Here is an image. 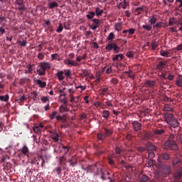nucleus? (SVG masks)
Segmentation results:
<instances>
[{
  "mask_svg": "<svg viewBox=\"0 0 182 182\" xmlns=\"http://www.w3.org/2000/svg\"><path fill=\"white\" fill-rule=\"evenodd\" d=\"M174 134H170L167 141L164 143V149L175 151L178 149V145L175 143Z\"/></svg>",
  "mask_w": 182,
  "mask_h": 182,
  "instance_id": "1",
  "label": "nucleus"
},
{
  "mask_svg": "<svg viewBox=\"0 0 182 182\" xmlns=\"http://www.w3.org/2000/svg\"><path fill=\"white\" fill-rule=\"evenodd\" d=\"M55 76L58 77V80L63 81L65 79H68L71 77V70H59Z\"/></svg>",
  "mask_w": 182,
  "mask_h": 182,
  "instance_id": "2",
  "label": "nucleus"
},
{
  "mask_svg": "<svg viewBox=\"0 0 182 182\" xmlns=\"http://www.w3.org/2000/svg\"><path fill=\"white\" fill-rule=\"evenodd\" d=\"M39 68L36 70V73L39 76H44L46 75V71L51 68V64L46 62H41L39 63Z\"/></svg>",
  "mask_w": 182,
  "mask_h": 182,
  "instance_id": "3",
  "label": "nucleus"
},
{
  "mask_svg": "<svg viewBox=\"0 0 182 182\" xmlns=\"http://www.w3.org/2000/svg\"><path fill=\"white\" fill-rule=\"evenodd\" d=\"M82 169L83 171H87V173H93L94 176H97V174H99L97 165H88L86 168L82 167Z\"/></svg>",
  "mask_w": 182,
  "mask_h": 182,
  "instance_id": "4",
  "label": "nucleus"
},
{
  "mask_svg": "<svg viewBox=\"0 0 182 182\" xmlns=\"http://www.w3.org/2000/svg\"><path fill=\"white\" fill-rule=\"evenodd\" d=\"M114 50V53L118 54L119 51L120 50V48L118 46H117V43H108L106 46V50L108 52H110L111 50Z\"/></svg>",
  "mask_w": 182,
  "mask_h": 182,
  "instance_id": "5",
  "label": "nucleus"
},
{
  "mask_svg": "<svg viewBox=\"0 0 182 182\" xmlns=\"http://www.w3.org/2000/svg\"><path fill=\"white\" fill-rule=\"evenodd\" d=\"M156 85V81L154 80H149L144 82V87L146 88L154 89Z\"/></svg>",
  "mask_w": 182,
  "mask_h": 182,
  "instance_id": "6",
  "label": "nucleus"
},
{
  "mask_svg": "<svg viewBox=\"0 0 182 182\" xmlns=\"http://www.w3.org/2000/svg\"><path fill=\"white\" fill-rule=\"evenodd\" d=\"M173 178L175 179L173 182H179V180L182 178V167L173 173Z\"/></svg>",
  "mask_w": 182,
  "mask_h": 182,
  "instance_id": "7",
  "label": "nucleus"
},
{
  "mask_svg": "<svg viewBox=\"0 0 182 182\" xmlns=\"http://www.w3.org/2000/svg\"><path fill=\"white\" fill-rule=\"evenodd\" d=\"M166 134V128L156 129L154 130V136H164Z\"/></svg>",
  "mask_w": 182,
  "mask_h": 182,
  "instance_id": "8",
  "label": "nucleus"
},
{
  "mask_svg": "<svg viewBox=\"0 0 182 182\" xmlns=\"http://www.w3.org/2000/svg\"><path fill=\"white\" fill-rule=\"evenodd\" d=\"M131 124H132L135 132H138L140 131V129L141 128V124H140L138 121H134L131 122Z\"/></svg>",
  "mask_w": 182,
  "mask_h": 182,
  "instance_id": "9",
  "label": "nucleus"
},
{
  "mask_svg": "<svg viewBox=\"0 0 182 182\" xmlns=\"http://www.w3.org/2000/svg\"><path fill=\"white\" fill-rule=\"evenodd\" d=\"M177 120L176 119L174 118V115L171 114V113L166 112L164 114V121H174Z\"/></svg>",
  "mask_w": 182,
  "mask_h": 182,
  "instance_id": "10",
  "label": "nucleus"
},
{
  "mask_svg": "<svg viewBox=\"0 0 182 182\" xmlns=\"http://www.w3.org/2000/svg\"><path fill=\"white\" fill-rule=\"evenodd\" d=\"M166 123L168 124L170 127H181L179 126V122H178V120H169V121H165Z\"/></svg>",
  "mask_w": 182,
  "mask_h": 182,
  "instance_id": "11",
  "label": "nucleus"
},
{
  "mask_svg": "<svg viewBox=\"0 0 182 182\" xmlns=\"http://www.w3.org/2000/svg\"><path fill=\"white\" fill-rule=\"evenodd\" d=\"M145 146V149L146 150H149V151H155V150H156V148L155 147V146L152 145L151 142L146 143Z\"/></svg>",
  "mask_w": 182,
  "mask_h": 182,
  "instance_id": "12",
  "label": "nucleus"
},
{
  "mask_svg": "<svg viewBox=\"0 0 182 182\" xmlns=\"http://www.w3.org/2000/svg\"><path fill=\"white\" fill-rule=\"evenodd\" d=\"M68 164H70V166L75 167L77 164V160L76 159V156L71 157V159L68 160Z\"/></svg>",
  "mask_w": 182,
  "mask_h": 182,
  "instance_id": "13",
  "label": "nucleus"
},
{
  "mask_svg": "<svg viewBox=\"0 0 182 182\" xmlns=\"http://www.w3.org/2000/svg\"><path fill=\"white\" fill-rule=\"evenodd\" d=\"M159 159L168 161L170 159V155L167 152H162V154L159 155Z\"/></svg>",
  "mask_w": 182,
  "mask_h": 182,
  "instance_id": "14",
  "label": "nucleus"
},
{
  "mask_svg": "<svg viewBox=\"0 0 182 182\" xmlns=\"http://www.w3.org/2000/svg\"><path fill=\"white\" fill-rule=\"evenodd\" d=\"M123 58H124V56H123V54L119 53V54L115 55V56H114L112 58V61L118 62V61L123 60Z\"/></svg>",
  "mask_w": 182,
  "mask_h": 182,
  "instance_id": "15",
  "label": "nucleus"
},
{
  "mask_svg": "<svg viewBox=\"0 0 182 182\" xmlns=\"http://www.w3.org/2000/svg\"><path fill=\"white\" fill-rule=\"evenodd\" d=\"M35 82L36 83V85H38V86H39V88H41V89L46 88V82H43L41 80H36Z\"/></svg>",
  "mask_w": 182,
  "mask_h": 182,
  "instance_id": "16",
  "label": "nucleus"
},
{
  "mask_svg": "<svg viewBox=\"0 0 182 182\" xmlns=\"http://www.w3.org/2000/svg\"><path fill=\"white\" fill-rule=\"evenodd\" d=\"M166 64H167V62L161 61L159 62V63L156 65V69L158 70L162 71L163 69L164 68V66H166Z\"/></svg>",
  "mask_w": 182,
  "mask_h": 182,
  "instance_id": "17",
  "label": "nucleus"
},
{
  "mask_svg": "<svg viewBox=\"0 0 182 182\" xmlns=\"http://www.w3.org/2000/svg\"><path fill=\"white\" fill-rule=\"evenodd\" d=\"M163 172L166 175H169L171 172V167L168 165L163 166Z\"/></svg>",
  "mask_w": 182,
  "mask_h": 182,
  "instance_id": "18",
  "label": "nucleus"
},
{
  "mask_svg": "<svg viewBox=\"0 0 182 182\" xmlns=\"http://www.w3.org/2000/svg\"><path fill=\"white\" fill-rule=\"evenodd\" d=\"M65 65H70V66H77L78 65L77 63H76L74 60H70V59H68L65 61Z\"/></svg>",
  "mask_w": 182,
  "mask_h": 182,
  "instance_id": "19",
  "label": "nucleus"
},
{
  "mask_svg": "<svg viewBox=\"0 0 182 182\" xmlns=\"http://www.w3.org/2000/svg\"><path fill=\"white\" fill-rule=\"evenodd\" d=\"M51 138L53 141L58 142L59 141V134L57 132H51Z\"/></svg>",
  "mask_w": 182,
  "mask_h": 182,
  "instance_id": "20",
  "label": "nucleus"
},
{
  "mask_svg": "<svg viewBox=\"0 0 182 182\" xmlns=\"http://www.w3.org/2000/svg\"><path fill=\"white\" fill-rule=\"evenodd\" d=\"M20 154H24V155H27L29 153V150L28 148L26 146H23V148H21V149L20 150Z\"/></svg>",
  "mask_w": 182,
  "mask_h": 182,
  "instance_id": "21",
  "label": "nucleus"
},
{
  "mask_svg": "<svg viewBox=\"0 0 182 182\" xmlns=\"http://www.w3.org/2000/svg\"><path fill=\"white\" fill-rule=\"evenodd\" d=\"M95 16H97V14L94 11H88V14H87L86 17L88 20H92Z\"/></svg>",
  "mask_w": 182,
  "mask_h": 182,
  "instance_id": "22",
  "label": "nucleus"
},
{
  "mask_svg": "<svg viewBox=\"0 0 182 182\" xmlns=\"http://www.w3.org/2000/svg\"><path fill=\"white\" fill-rule=\"evenodd\" d=\"M106 137H109V136L103 135L102 133H99L97 135V141H103Z\"/></svg>",
  "mask_w": 182,
  "mask_h": 182,
  "instance_id": "23",
  "label": "nucleus"
},
{
  "mask_svg": "<svg viewBox=\"0 0 182 182\" xmlns=\"http://www.w3.org/2000/svg\"><path fill=\"white\" fill-rule=\"evenodd\" d=\"M160 53H161V55H162L163 57L168 58L171 56V53L168 51L161 50Z\"/></svg>",
  "mask_w": 182,
  "mask_h": 182,
  "instance_id": "24",
  "label": "nucleus"
},
{
  "mask_svg": "<svg viewBox=\"0 0 182 182\" xmlns=\"http://www.w3.org/2000/svg\"><path fill=\"white\" fill-rule=\"evenodd\" d=\"M59 112L60 113L68 112V108H67V105H60V107H59Z\"/></svg>",
  "mask_w": 182,
  "mask_h": 182,
  "instance_id": "25",
  "label": "nucleus"
},
{
  "mask_svg": "<svg viewBox=\"0 0 182 182\" xmlns=\"http://www.w3.org/2000/svg\"><path fill=\"white\" fill-rule=\"evenodd\" d=\"M157 18L155 17V16L152 15L150 16V19L149 20V22H150L151 25H154L156 23Z\"/></svg>",
  "mask_w": 182,
  "mask_h": 182,
  "instance_id": "26",
  "label": "nucleus"
},
{
  "mask_svg": "<svg viewBox=\"0 0 182 182\" xmlns=\"http://www.w3.org/2000/svg\"><path fill=\"white\" fill-rule=\"evenodd\" d=\"M94 13H95L97 16L99 17L103 14V10L100 9L99 7H97V9H95V12Z\"/></svg>",
  "mask_w": 182,
  "mask_h": 182,
  "instance_id": "27",
  "label": "nucleus"
},
{
  "mask_svg": "<svg viewBox=\"0 0 182 182\" xmlns=\"http://www.w3.org/2000/svg\"><path fill=\"white\" fill-rule=\"evenodd\" d=\"M9 100V95L0 96V101L7 102Z\"/></svg>",
  "mask_w": 182,
  "mask_h": 182,
  "instance_id": "28",
  "label": "nucleus"
},
{
  "mask_svg": "<svg viewBox=\"0 0 182 182\" xmlns=\"http://www.w3.org/2000/svg\"><path fill=\"white\" fill-rule=\"evenodd\" d=\"M124 73H126V75H127V77H129V78H131L132 80L135 79V75L134 74H132V70L126 71Z\"/></svg>",
  "mask_w": 182,
  "mask_h": 182,
  "instance_id": "29",
  "label": "nucleus"
},
{
  "mask_svg": "<svg viewBox=\"0 0 182 182\" xmlns=\"http://www.w3.org/2000/svg\"><path fill=\"white\" fill-rule=\"evenodd\" d=\"M102 117L106 119H109V112L108 110H103Z\"/></svg>",
  "mask_w": 182,
  "mask_h": 182,
  "instance_id": "30",
  "label": "nucleus"
},
{
  "mask_svg": "<svg viewBox=\"0 0 182 182\" xmlns=\"http://www.w3.org/2000/svg\"><path fill=\"white\" fill-rule=\"evenodd\" d=\"M65 156H62L59 158V164H60V166H65Z\"/></svg>",
  "mask_w": 182,
  "mask_h": 182,
  "instance_id": "31",
  "label": "nucleus"
},
{
  "mask_svg": "<svg viewBox=\"0 0 182 182\" xmlns=\"http://www.w3.org/2000/svg\"><path fill=\"white\" fill-rule=\"evenodd\" d=\"M109 91V88H102L100 90H99L100 95L105 96L106 95V92Z\"/></svg>",
  "mask_w": 182,
  "mask_h": 182,
  "instance_id": "32",
  "label": "nucleus"
},
{
  "mask_svg": "<svg viewBox=\"0 0 182 182\" xmlns=\"http://www.w3.org/2000/svg\"><path fill=\"white\" fill-rule=\"evenodd\" d=\"M151 25H152V27H153L154 28L158 29V28H162V26H163V23H162V22H159V23H156V24H151Z\"/></svg>",
  "mask_w": 182,
  "mask_h": 182,
  "instance_id": "33",
  "label": "nucleus"
},
{
  "mask_svg": "<svg viewBox=\"0 0 182 182\" xmlns=\"http://www.w3.org/2000/svg\"><path fill=\"white\" fill-rule=\"evenodd\" d=\"M59 6V4L56 3L55 1H53L50 3V9H53L55 8H58Z\"/></svg>",
  "mask_w": 182,
  "mask_h": 182,
  "instance_id": "34",
  "label": "nucleus"
},
{
  "mask_svg": "<svg viewBox=\"0 0 182 182\" xmlns=\"http://www.w3.org/2000/svg\"><path fill=\"white\" fill-rule=\"evenodd\" d=\"M149 176H147L146 175H143L141 176V180H139V182H147L149 181Z\"/></svg>",
  "mask_w": 182,
  "mask_h": 182,
  "instance_id": "35",
  "label": "nucleus"
},
{
  "mask_svg": "<svg viewBox=\"0 0 182 182\" xmlns=\"http://www.w3.org/2000/svg\"><path fill=\"white\" fill-rule=\"evenodd\" d=\"M171 131L178 134L181 131V127H171Z\"/></svg>",
  "mask_w": 182,
  "mask_h": 182,
  "instance_id": "36",
  "label": "nucleus"
},
{
  "mask_svg": "<svg viewBox=\"0 0 182 182\" xmlns=\"http://www.w3.org/2000/svg\"><path fill=\"white\" fill-rule=\"evenodd\" d=\"M63 31V26L62 23H59V26L56 28V33H60Z\"/></svg>",
  "mask_w": 182,
  "mask_h": 182,
  "instance_id": "37",
  "label": "nucleus"
},
{
  "mask_svg": "<svg viewBox=\"0 0 182 182\" xmlns=\"http://www.w3.org/2000/svg\"><path fill=\"white\" fill-rule=\"evenodd\" d=\"M179 163H181V159H179V158L178 157H176L175 159H173V161H172V165L173 166H176Z\"/></svg>",
  "mask_w": 182,
  "mask_h": 182,
  "instance_id": "38",
  "label": "nucleus"
},
{
  "mask_svg": "<svg viewBox=\"0 0 182 182\" xmlns=\"http://www.w3.org/2000/svg\"><path fill=\"white\" fill-rule=\"evenodd\" d=\"M112 134V132H111L108 129H105V134H103V136H109Z\"/></svg>",
  "mask_w": 182,
  "mask_h": 182,
  "instance_id": "39",
  "label": "nucleus"
},
{
  "mask_svg": "<svg viewBox=\"0 0 182 182\" xmlns=\"http://www.w3.org/2000/svg\"><path fill=\"white\" fill-rule=\"evenodd\" d=\"M141 27L143 28V29L146 30V31H151L153 28L151 26H148V25H143Z\"/></svg>",
  "mask_w": 182,
  "mask_h": 182,
  "instance_id": "40",
  "label": "nucleus"
},
{
  "mask_svg": "<svg viewBox=\"0 0 182 182\" xmlns=\"http://www.w3.org/2000/svg\"><path fill=\"white\" fill-rule=\"evenodd\" d=\"M86 58H87L86 54H83V55L82 57H80V56L76 57V61L80 62V61H82V60H86Z\"/></svg>",
  "mask_w": 182,
  "mask_h": 182,
  "instance_id": "41",
  "label": "nucleus"
},
{
  "mask_svg": "<svg viewBox=\"0 0 182 182\" xmlns=\"http://www.w3.org/2000/svg\"><path fill=\"white\" fill-rule=\"evenodd\" d=\"M151 48H152V50H155V49L158 48V43L156 41H153L152 43H151Z\"/></svg>",
  "mask_w": 182,
  "mask_h": 182,
  "instance_id": "42",
  "label": "nucleus"
},
{
  "mask_svg": "<svg viewBox=\"0 0 182 182\" xmlns=\"http://www.w3.org/2000/svg\"><path fill=\"white\" fill-rule=\"evenodd\" d=\"M119 5L122 6V9H126V8L127 7V0L123 1H122V3L119 4Z\"/></svg>",
  "mask_w": 182,
  "mask_h": 182,
  "instance_id": "43",
  "label": "nucleus"
},
{
  "mask_svg": "<svg viewBox=\"0 0 182 182\" xmlns=\"http://www.w3.org/2000/svg\"><path fill=\"white\" fill-rule=\"evenodd\" d=\"M42 129L43 128L41 127H33V132L38 133V132H42Z\"/></svg>",
  "mask_w": 182,
  "mask_h": 182,
  "instance_id": "44",
  "label": "nucleus"
},
{
  "mask_svg": "<svg viewBox=\"0 0 182 182\" xmlns=\"http://www.w3.org/2000/svg\"><path fill=\"white\" fill-rule=\"evenodd\" d=\"M115 35H114V33H109V34H108V37H107V41H112Z\"/></svg>",
  "mask_w": 182,
  "mask_h": 182,
  "instance_id": "45",
  "label": "nucleus"
},
{
  "mask_svg": "<svg viewBox=\"0 0 182 182\" xmlns=\"http://www.w3.org/2000/svg\"><path fill=\"white\" fill-rule=\"evenodd\" d=\"M144 11V9H143V6L141 7H138L135 9V12H136V14L138 15H140V14H141V12Z\"/></svg>",
  "mask_w": 182,
  "mask_h": 182,
  "instance_id": "46",
  "label": "nucleus"
},
{
  "mask_svg": "<svg viewBox=\"0 0 182 182\" xmlns=\"http://www.w3.org/2000/svg\"><path fill=\"white\" fill-rule=\"evenodd\" d=\"M122 23H118L117 24H115V30H117V31H122Z\"/></svg>",
  "mask_w": 182,
  "mask_h": 182,
  "instance_id": "47",
  "label": "nucleus"
},
{
  "mask_svg": "<svg viewBox=\"0 0 182 182\" xmlns=\"http://www.w3.org/2000/svg\"><path fill=\"white\" fill-rule=\"evenodd\" d=\"M126 56H127V58H134V52H132L131 50L127 51V53H126Z\"/></svg>",
  "mask_w": 182,
  "mask_h": 182,
  "instance_id": "48",
  "label": "nucleus"
},
{
  "mask_svg": "<svg viewBox=\"0 0 182 182\" xmlns=\"http://www.w3.org/2000/svg\"><path fill=\"white\" fill-rule=\"evenodd\" d=\"M176 138V141H181L182 143V135L173 134V139Z\"/></svg>",
  "mask_w": 182,
  "mask_h": 182,
  "instance_id": "49",
  "label": "nucleus"
},
{
  "mask_svg": "<svg viewBox=\"0 0 182 182\" xmlns=\"http://www.w3.org/2000/svg\"><path fill=\"white\" fill-rule=\"evenodd\" d=\"M92 21L94 23L93 26H99V24H100V21L99 19L93 18Z\"/></svg>",
  "mask_w": 182,
  "mask_h": 182,
  "instance_id": "50",
  "label": "nucleus"
},
{
  "mask_svg": "<svg viewBox=\"0 0 182 182\" xmlns=\"http://www.w3.org/2000/svg\"><path fill=\"white\" fill-rule=\"evenodd\" d=\"M164 111L165 112H172L173 108L171 107H170V105H166V107H164Z\"/></svg>",
  "mask_w": 182,
  "mask_h": 182,
  "instance_id": "51",
  "label": "nucleus"
},
{
  "mask_svg": "<svg viewBox=\"0 0 182 182\" xmlns=\"http://www.w3.org/2000/svg\"><path fill=\"white\" fill-rule=\"evenodd\" d=\"M166 80H168L170 81L174 80V75L168 74V76L166 77Z\"/></svg>",
  "mask_w": 182,
  "mask_h": 182,
  "instance_id": "52",
  "label": "nucleus"
},
{
  "mask_svg": "<svg viewBox=\"0 0 182 182\" xmlns=\"http://www.w3.org/2000/svg\"><path fill=\"white\" fill-rule=\"evenodd\" d=\"M63 149H64V154H68V151H70V146H63Z\"/></svg>",
  "mask_w": 182,
  "mask_h": 182,
  "instance_id": "53",
  "label": "nucleus"
},
{
  "mask_svg": "<svg viewBox=\"0 0 182 182\" xmlns=\"http://www.w3.org/2000/svg\"><path fill=\"white\" fill-rule=\"evenodd\" d=\"M38 59L43 60V59H44V53H39V54H38Z\"/></svg>",
  "mask_w": 182,
  "mask_h": 182,
  "instance_id": "54",
  "label": "nucleus"
},
{
  "mask_svg": "<svg viewBox=\"0 0 182 182\" xmlns=\"http://www.w3.org/2000/svg\"><path fill=\"white\" fill-rule=\"evenodd\" d=\"M126 31L129 33V35H134V33H135L134 28H129V30H126Z\"/></svg>",
  "mask_w": 182,
  "mask_h": 182,
  "instance_id": "55",
  "label": "nucleus"
},
{
  "mask_svg": "<svg viewBox=\"0 0 182 182\" xmlns=\"http://www.w3.org/2000/svg\"><path fill=\"white\" fill-rule=\"evenodd\" d=\"M18 9L19 11H23L26 10V7L24 6V4L18 5Z\"/></svg>",
  "mask_w": 182,
  "mask_h": 182,
  "instance_id": "56",
  "label": "nucleus"
},
{
  "mask_svg": "<svg viewBox=\"0 0 182 182\" xmlns=\"http://www.w3.org/2000/svg\"><path fill=\"white\" fill-rule=\"evenodd\" d=\"M174 26V18H170V20H168V26Z\"/></svg>",
  "mask_w": 182,
  "mask_h": 182,
  "instance_id": "57",
  "label": "nucleus"
},
{
  "mask_svg": "<svg viewBox=\"0 0 182 182\" xmlns=\"http://www.w3.org/2000/svg\"><path fill=\"white\" fill-rule=\"evenodd\" d=\"M15 4H16V5H24L23 0H16Z\"/></svg>",
  "mask_w": 182,
  "mask_h": 182,
  "instance_id": "58",
  "label": "nucleus"
},
{
  "mask_svg": "<svg viewBox=\"0 0 182 182\" xmlns=\"http://www.w3.org/2000/svg\"><path fill=\"white\" fill-rule=\"evenodd\" d=\"M175 3L176 4H178V3H179V4H178V8H182V0H176L175 1Z\"/></svg>",
  "mask_w": 182,
  "mask_h": 182,
  "instance_id": "59",
  "label": "nucleus"
},
{
  "mask_svg": "<svg viewBox=\"0 0 182 182\" xmlns=\"http://www.w3.org/2000/svg\"><path fill=\"white\" fill-rule=\"evenodd\" d=\"M58 114L57 112L53 111V114H51V115L50 116V119H55V116H56Z\"/></svg>",
  "mask_w": 182,
  "mask_h": 182,
  "instance_id": "60",
  "label": "nucleus"
},
{
  "mask_svg": "<svg viewBox=\"0 0 182 182\" xmlns=\"http://www.w3.org/2000/svg\"><path fill=\"white\" fill-rule=\"evenodd\" d=\"M46 31H50L51 33H53L54 30H53V26H48L47 27V28L46 29Z\"/></svg>",
  "mask_w": 182,
  "mask_h": 182,
  "instance_id": "61",
  "label": "nucleus"
},
{
  "mask_svg": "<svg viewBox=\"0 0 182 182\" xmlns=\"http://www.w3.org/2000/svg\"><path fill=\"white\" fill-rule=\"evenodd\" d=\"M26 44H27V42L26 41H19V45L21 47L26 46Z\"/></svg>",
  "mask_w": 182,
  "mask_h": 182,
  "instance_id": "62",
  "label": "nucleus"
},
{
  "mask_svg": "<svg viewBox=\"0 0 182 182\" xmlns=\"http://www.w3.org/2000/svg\"><path fill=\"white\" fill-rule=\"evenodd\" d=\"M176 86L179 87H182V80H176Z\"/></svg>",
  "mask_w": 182,
  "mask_h": 182,
  "instance_id": "63",
  "label": "nucleus"
},
{
  "mask_svg": "<svg viewBox=\"0 0 182 182\" xmlns=\"http://www.w3.org/2000/svg\"><path fill=\"white\" fill-rule=\"evenodd\" d=\"M115 153H117V154H120V153H122V149H120L119 146H117V148H115Z\"/></svg>",
  "mask_w": 182,
  "mask_h": 182,
  "instance_id": "64",
  "label": "nucleus"
}]
</instances>
